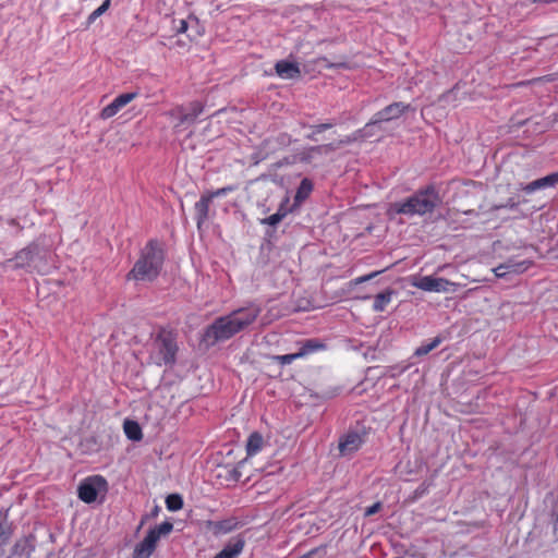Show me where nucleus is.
<instances>
[{
	"label": "nucleus",
	"mask_w": 558,
	"mask_h": 558,
	"mask_svg": "<svg viewBox=\"0 0 558 558\" xmlns=\"http://www.w3.org/2000/svg\"><path fill=\"white\" fill-rule=\"evenodd\" d=\"M259 305L251 303L245 307L234 310L228 315L218 317L207 327L205 339L211 342L225 341L247 329L260 315Z\"/></svg>",
	"instance_id": "nucleus-1"
},
{
	"label": "nucleus",
	"mask_w": 558,
	"mask_h": 558,
	"mask_svg": "<svg viewBox=\"0 0 558 558\" xmlns=\"http://www.w3.org/2000/svg\"><path fill=\"white\" fill-rule=\"evenodd\" d=\"M440 198L434 186L418 190L412 196L402 202L390 205V211L405 216H423L430 214L439 205Z\"/></svg>",
	"instance_id": "nucleus-2"
},
{
	"label": "nucleus",
	"mask_w": 558,
	"mask_h": 558,
	"mask_svg": "<svg viewBox=\"0 0 558 558\" xmlns=\"http://www.w3.org/2000/svg\"><path fill=\"white\" fill-rule=\"evenodd\" d=\"M163 264V252L158 242L149 241L142 251L129 276L135 280L153 281L158 277Z\"/></svg>",
	"instance_id": "nucleus-3"
},
{
	"label": "nucleus",
	"mask_w": 558,
	"mask_h": 558,
	"mask_svg": "<svg viewBox=\"0 0 558 558\" xmlns=\"http://www.w3.org/2000/svg\"><path fill=\"white\" fill-rule=\"evenodd\" d=\"M177 349L173 335L162 329L154 337L148 347L149 360L158 366L170 365L174 363Z\"/></svg>",
	"instance_id": "nucleus-4"
},
{
	"label": "nucleus",
	"mask_w": 558,
	"mask_h": 558,
	"mask_svg": "<svg viewBox=\"0 0 558 558\" xmlns=\"http://www.w3.org/2000/svg\"><path fill=\"white\" fill-rule=\"evenodd\" d=\"M172 529V523L162 522L158 526L149 530L145 538L135 546L133 558H149L155 550L160 536L169 534Z\"/></svg>",
	"instance_id": "nucleus-5"
},
{
	"label": "nucleus",
	"mask_w": 558,
	"mask_h": 558,
	"mask_svg": "<svg viewBox=\"0 0 558 558\" xmlns=\"http://www.w3.org/2000/svg\"><path fill=\"white\" fill-rule=\"evenodd\" d=\"M409 110H412L411 105L396 101L392 102L378 112H376L369 123H367L364 128L365 135H373L372 130L381 122H389L396 120L407 113Z\"/></svg>",
	"instance_id": "nucleus-6"
},
{
	"label": "nucleus",
	"mask_w": 558,
	"mask_h": 558,
	"mask_svg": "<svg viewBox=\"0 0 558 558\" xmlns=\"http://www.w3.org/2000/svg\"><path fill=\"white\" fill-rule=\"evenodd\" d=\"M108 489L107 481L100 476L95 475L85 478L78 486V497L86 504L96 501L99 495H105Z\"/></svg>",
	"instance_id": "nucleus-7"
},
{
	"label": "nucleus",
	"mask_w": 558,
	"mask_h": 558,
	"mask_svg": "<svg viewBox=\"0 0 558 558\" xmlns=\"http://www.w3.org/2000/svg\"><path fill=\"white\" fill-rule=\"evenodd\" d=\"M411 284L427 292L448 293L456 291L457 284L445 278L435 276H421L413 278Z\"/></svg>",
	"instance_id": "nucleus-8"
},
{
	"label": "nucleus",
	"mask_w": 558,
	"mask_h": 558,
	"mask_svg": "<svg viewBox=\"0 0 558 558\" xmlns=\"http://www.w3.org/2000/svg\"><path fill=\"white\" fill-rule=\"evenodd\" d=\"M203 112V105L199 101H192L187 106H177L172 108L168 116L174 122L175 126L191 124Z\"/></svg>",
	"instance_id": "nucleus-9"
},
{
	"label": "nucleus",
	"mask_w": 558,
	"mask_h": 558,
	"mask_svg": "<svg viewBox=\"0 0 558 558\" xmlns=\"http://www.w3.org/2000/svg\"><path fill=\"white\" fill-rule=\"evenodd\" d=\"M43 257L44 255L39 246L33 244L21 250L12 259L7 260V265L12 268H23L34 264L37 267L36 260Z\"/></svg>",
	"instance_id": "nucleus-10"
},
{
	"label": "nucleus",
	"mask_w": 558,
	"mask_h": 558,
	"mask_svg": "<svg viewBox=\"0 0 558 558\" xmlns=\"http://www.w3.org/2000/svg\"><path fill=\"white\" fill-rule=\"evenodd\" d=\"M138 97V93H124L117 96L109 105L104 107L99 112L102 120H108L118 114L126 105Z\"/></svg>",
	"instance_id": "nucleus-11"
},
{
	"label": "nucleus",
	"mask_w": 558,
	"mask_h": 558,
	"mask_svg": "<svg viewBox=\"0 0 558 558\" xmlns=\"http://www.w3.org/2000/svg\"><path fill=\"white\" fill-rule=\"evenodd\" d=\"M362 442L360 434L349 433L340 439L338 448L342 456H350L361 447Z\"/></svg>",
	"instance_id": "nucleus-12"
},
{
	"label": "nucleus",
	"mask_w": 558,
	"mask_h": 558,
	"mask_svg": "<svg viewBox=\"0 0 558 558\" xmlns=\"http://www.w3.org/2000/svg\"><path fill=\"white\" fill-rule=\"evenodd\" d=\"M276 74L284 80L298 78L301 75L300 66L296 62L280 60L275 64Z\"/></svg>",
	"instance_id": "nucleus-13"
},
{
	"label": "nucleus",
	"mask_w": 558,
	"mask_h": 558,
	"mask_svg": "<svg viewBox=\"0 0 558 558\" xmlns=\"http://www.w3.org/2000/svg\"><path fill=\"white\" fill-rule=\"evenodd\" d=\"M244 548V539L240 536L231 538L214 558H235Z\"/></svg>",
	"instance_id": "nucleus-14"
},
{
	"label": "nucleus",
	"mask_w": 558,
	"mask_h": 558,
	"mask_svg": "<svg viewBox=\"0 0 558 558\" xmlns=\"http://www.w3.org/2000/svg\"><path fill=\"white\" fill-rule=\"evenodd\" d=\"M266 444L267 442L259 433H252L246 441V459L259 453Z\"/></svg>",
	"instance_id": "nucleus-15"
},
{
	"label": "nucleus",
	"mask_w": 558,
	"mask_h": 558,
	"mask_svg": "<svg viewBox=\"0 0 558 558\" xmlns=\"http://www.w3.org/2000/svg\"><path fill=\"white\" fill-rule=\"evenodd\" d=\"M213 197L207 193L202 195L201 199L195 204V215L198 227H201V225L208 218L209 205Z\"/></svg>",
	"instance_id": "nucleus-16"
},
{
	"label": "nucleus",
	"mask_w": 558,
	"mask_h": 558,
	"mask_svg": "<svg viewBox=\"0 0 558 558\" xmlns=\"http://www.w3.org/2000/svg\"><path fill=\"white\" fill-rule=\"evenodd\" d=\"M329 151L330 145L311 147L307 151L300 155V160L310 163H317L319 161V157L324 154H328Z\"/></svg>",
	"instance_id": "nucleus-17"
},
{
	"label": "nucleus",
	"mask_w": 558,
	"mask_h": 558,
	"mask_svg": "<svg viewBox=\"0 0 558 558\" xmlns=\"http://www.w3.org/2000/svg\"><path fill=\"white\" fill-rule=\"evenodd\" d=\"M111 5V0H104V2L94 10L84 22V29H88L98 17H100L102 14H105Z\"/></svg>",
	"instance_id": "nucleus-18"
},
{
	"label": "nucleus",
	"mask_w": 558,
	"mask_h": 558,
	"mask_svg": "<svg viewBox=\"0 0 558 558\" xmlns=\"http://www.w3.org/2000/svg\"><path fill=\"white\" fill-rule=\"evenodd\" d=\"M392 294H393L392 290H386L385 292L378 293L375 296L373 310L375 312L385 311L386 306L391 302Z\"/></svg>",
	"instance_id": "nucleus-19"
},
{
	"label": "nucleus",
	"mask_w": 558,
	"mask_h": 558,
	"mask_svg": "<svg viewBox=\"0 0 558 558\" xmlns=\"http://www.w3.org/2000/svg\"><path fill=\"white\" fill-rule=\"evenodd\" d=\"M124 433L131 440H141L142 439V429L137 422L125 420L123 424Z\"/></svg>",
	"instance_id": "nucleus-20"
},
{
	"label": "nucleus",
	"mask_w": 558,
	"mask_h": 558,
	"mask_svg": "<svg viewBox=\"0 0 558 558\" xmlns=\"http://www.w3.org/2000/svg\"><path fill=\"white\" fill-rule=\"evenodd\" d=\"M12 534V526L9 521L8 510L0 511V538L7 542Z\"/></svg>",
	"instance_id": "nucleus-21"
},
{
	"label": "nucleus",
	"mask_w": 558,
	"mask_h": 558,
	"mask_svg": "<svg viewBox=\"0 0 558 558\" xmlns=\"http://www.w3.org/2000/svg\"><path fill=\"white\" fill-rule=\"evenodd\" d=\"M312 190H313L312 182L308 179H303L301 181V184H300V186L296 191L295 197H294L295 204L299 205L304 199H306L308 197V195L311 194Z\"/></svg>",
	"instance_id": "nucleus-22"
},
{
	"label": "nucleus",
	"mask_w": 558,
	"mask_h": 558,
	"mask_svg": "<svg viewBox=\"0 0 558 558\" xmlns=\"http://www.w3.org/2000/svg\"><path fill=\"white\" fill-rule=\"evenodd\" d=\"M506 268L509 270V274H522L530 267L531 263L529 260L517 262L513 259H509L505 263Z\"/></svg>",
	"instance_id": "nucleus-23"
},
{
	"label": "nucleus",
	"mask_w": 558,
	"mask_h": 558,
	"mask_svg": "<svg viewBox=\"0 0 558 558\" xmlns=\"http://www.w3.org/2000/svg\"><path fill=\"white\" fill-rule=\"evenodd\" d=\"M548 186H553V185H551L549 175H546L542 179L535 180V181L524 185L522 187V190L525 191L526 193H533L536 190L548 187Z\"/></svg>",
	"instance_id": "nucleus-24"
},
{
	"label": "nucleus",
	"mask_w": 558,
	"mask_h": 558,
	"mask_svg": "<svg viewBox=\"0 0 558 558\" xmlns=\"http://www.w3.org/2000/svg\"><path fill=\"white\" fill-rule=\"evenodd\" d=\"M234 525L231 521H220L211 523V531L215 535H223L233 530Z\"/></svg>",
	"instance_id": "nucleus-25"
},
{
	"label": "nucleus",
	"mask_w": 558,
	"mask_h": 558,
	"mask_svg": "<svg viewBox=\"0 0 558 558\" xmlns=\"http://www.w3.org/2000/svg\"><path fill=\"white\" fill-rule=\"evenodd\" d=\"M324 344L316 340H307L302 344L299 350V353H302V357L306 356L310 353H313L319 349H323Z\"/></svg>",
	"instance_id": "nucleus-26"
},
{
	"label": "nucleus",
	"mask_w": 558,
	"mask_h": 558,
	"mask_svg": "<svg viewBox=\"0 0 558 558\" xmlns=\"http://www.w3.org/2000/svg\"><path fill=\"white\" fill-rule=\"evenodd\" d=\"M441 343V338L440 337H436L434 338L430 342L426 343V344H422L420 345L414 354L417 355V356H422V355H426L428 354L432 350H434L435 348H437L439 344Z\"/></svg>",
	"instance_id": "nucleus-27"
},
{
	"label": "nucleus",
	"mask_w": 558,
	"mask_h": 558,
	"mask_svg": "<svg viewBox=\"0 0 558 558\" xmlns=\"http://www.w3.org/2000/svg\"><path fill=\"white\" fill-rule=\"evenodd\" d=\"M166 505L170 511H177L183 507V500L180 495L173 494L167 497Z\"/></svg>",
	"instance_id": "nucleus-28"
},
{
	"label": "nucleus",
	"mask_w": 558,
	"mask_h": 558,
	"mask_svg": "<svg viewBox=\"0 0 558 558\" xmlns=\"http://www.w3.org/2000/svg\"><path fill=\"white\" fill-rule=\"evenodd\" d=\"M301 357H302V353H299V351H298V352L291 353V354L276 355L272 359L282 365H287V364H290L293 361L301 359Z\"/></svg>",
	"instance_id": "nucleus-29"
},
{
	"label": "nucleus",
	"mask_w": 558,
	"mask_h": 558,
	"mask_svg": "<svg viewBox=\"0 0 558 558\" xmlns=\"http://www.w3.org/2000/svg\"><path fill=\"white\" fill-rule=\"evenodd\" d=\"M286 215H287L286 210L279 209L276 214L264 219L263 223H266L269 226H276L284 218Z\"/></svg>",
	"instance_id": "nucleus-30"
},
{
	"label": "nucleus",
	"mask_w": 558,
	"mask_h": 558,
	"mask_svg": "<svg viewBox=\"0 0 558 558\" xmlns=\"http://www.w3.org/2000/svg\"><path fill=\"white\" fill-rule=\"evenodd\" d=\"M234 190H235V187L230 185V186H225V187L218 189V190H216V191H214V192H210V193H208V194H209L213 198H215V197H219V196H225V195H227L228 193L233 192Z\"/></svg>",
	"instance_id": "nucleus-31"
},
{
	"label": "nucleus",
	"mask_w": 558,
	"mask_h": 558,
	"mask_svg": "<svg viewBox=\"0 0 558 558\" xmlns=\"http://www.w3.org/2000/svg\"><path fill=\"white\" fill-rule=\"evenodd\" d=\"M177 34H184L189 28V23L185 20L173 21Z\"/></svg>",
	"instance_id": "nucleus-32"
},
{
	"label": "nucleus",
	"mask_w": 558,
	"mask_h": 558,
	"mask_svg": "<svg viewBox=\"0 0 558 558\" xmlns=\"http://www.w3.org/2000/svg\"><path fill=\"white\" fill-rule=\"evenodd\" d=\"M332 126L333 125L331 123H322V124L314 125L312 128V133L310 136L318 135L322 132H324L325 130L331 129Z\"/></svg>",
	"instance_id": "nucleus-33"
},
{
	"label": "nucleus",
	"mask_w": 558,
	"mask_h": 558,
	"mask_svg": "<svg viewBox=\"0 0 558 558\" xmlns=\"http://www.w3.org/2000/svg\"><path fill=\"white\" fill-rule=\"evenodd\" d=\"M494 272L497 277H500V278L509 275V270L506 268L505 264H501V265L497 266L496 268H494Z\"/></svg>",
	"instance_id": "nucleus-34"
},
{
	"label": "nucleus",
	"mask_w": 558,
	"mask_h": 558,
	"mask_svg": "<svg viewBox=\"0 0 558 558\" xmlns=\"http://www.w3.org/2000/svg\"><path fill=\"white\" fill-rule=\"evenodd\" d=\"M380 508H381V504L380 502H376L373 506L366 508L365 515L366 517L373 515V514L377 513Z\"/></svg>",
	"instance_id": "nucleus-35"
},
{
	"label": "nucleus",
	"mask_w": 558,
	"mask_h": 558,
	"mask_svg": "<svg viewBox=\"0 0 558 558\" xmlns=\"http://www.w3.org/2000/svg\"><path fill=\"white\" fill-rule=\"evenodd\" d=\"M517 206H518V203H517V202H514L512 198H510V199L507 202V204H506V205L496 206V208H497V209H499V208H504V207L506 208V207H507V208H511V209H513V208H517Z\"/></svg>",
	"instance_id": "nucleus-36"
},
{
	"label": "nucleus",
	"mask_w": 558,
	"mask_h": 558,
	"mask_svg": "<svg viewBox=\"0 0 558 558\" xmlns=\"http://www.w3.org/2000/svg\"><path fill=\"white\" fill-rule=\"evenodd\" d=\"M377 271L376 272H373V274H369V275H366V276H362V277H359L356 279V282L357 283H361V282H365V281H368L369 279L374 278L375 276H377Z\"/></svg>",
	"instance_id": "nucleus-37"
},
{
	"label": "nucleus",
	"mask_w": 558,
	"mask_h": 558,
	"mask_svg": "<svg viewBox=\"0 0 558 558\" xmlns=\"http://www.w3.org/2000/svg\"><path fill=\"white\" fill-rule=\"evenodd\" d=\"M549 179L553 186L558 184V172L549 174Z\"/></svg>",
	"instance_id": "nucleus-38"
},
{
	"label": "nucleus",
	"mask_w": 558,
	"mask_h": 558,
	"mask_svg": "<svg viewBox=\"0 0 558 558\" xmlns=\"http://www.w3.org/2000/svg\"><path fill=\"white\" fill-rule=\"evenodd\" d=\"M533 2L549 4V3L558 2V0H533Z\"/></svg>",
	"instance_id": "nucleus-39"
},
{
	"label": "nucleus",
	"mask_w": 558,
	"mask_h": 558,
	"mask_svg": "<svg viewBox=\"0 0 558 558\" xmlns=\"http://www.w3.org/2000/svg\"><path fill=\"white\" fill-rule=\"evenodd\" d=\"M301 558H311V557H310V556H303V557H301Z\"/></svg>",
	"instance_id": "nucleus-40"
}]
</instances>
